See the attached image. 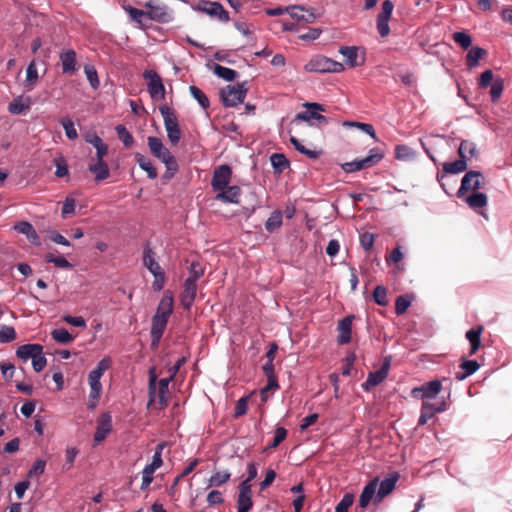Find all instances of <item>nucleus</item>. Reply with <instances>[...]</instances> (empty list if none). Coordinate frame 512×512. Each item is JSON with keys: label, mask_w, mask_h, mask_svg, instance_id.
<instances>
[{"label": "nucleus", "mask_w": 512, "mask_h": 512, "mask_svg": "<svg viewBox=\"0 0 512 512\" xmlns=\"http://www.w3.org/2000/svg\"><path fill=\"white\" fill-rule=\"evenodd\" d=\"M160 113L163 116L164 126L167 131V137L172 145H177L181 139V131L178 124L177 117L172 108L167 105L159 107Z\"/></svg>", "instance_id": "nucleus-7"}, {"label": "nucleus", "mask_w": 512, "mask_h": 512, "mask_svg": "<svg viewBox=\"0 0 512 512\" xmlns=\"http://www.w3.org/2000/svg\"><path fill=\"white\" fill-rule=\"evenodd\" d=\"M240 193H241V189L239 186L227 185V187L225 189L219 191V193L216 196V199L221 200L223 202H228V203H238Z\"/></svg>", "instance_id": "nucleus-28"}, {"label": "nucleus", "mask_w": 512, "mask_h": 512, "mask_svg": "<svg viewBox=\"0 0 512 512\" xmlns=\"http://www.w3.org/2000/svg\"><path fill=\"white\" fill-rule=\"evenodd\" d=\"M354 502V495L346 493L335 507V512H348Z\"/></svg>", "instance_id": "nucleus-56"}, {"label": "nucleus", "mask_w": 512, "mask_h": 512, "mask_svg": "<svg viewBox=\"0 0 512 512\" xmlns=\"http://www.w3.org/2000/svg\"><path fill=\"white\" fill-rule=\"evenodd\" d=\"M51 335L54 340L62 344H68L74 340V336L64 328L53 330Z\"/></svg>", "instance_id": "nucleus-49"}, {"label": "nucleus", "mask_w": 512, "mask_h": 512, "mask_svg": "<svg viewBox=\"0 0 512 512\" xmlns=\"http://www.w3.org/2000/svg\"><path fill=\"white\" fill-rule=\"evenodd\" d=\"M278 381L276 375L267 376V385L261 390L262 401L267 400V392L278 389Z\"/></svg>", "instance_id": "nucleus-61"}, {"label": "nucleus", "mask_w": 512, "mask_h": 512, "mask_svg": "<svg viewBox=\"0 0 512 512\" xmlns=\"http://www.w3.org/2000/svg\"><path fill=\"white\" fill-rule=\"evenodd\" d=\"M270 161L273 168L280 173L289 167V161L284 154L274 153L271 155Z\"/></svg>", "instance_id": "nucleus-44"}, {"label": "nucleus", "mask_w": 512, "mask_h": 512, "mask_svg": "<svg viewBox=\"0 0 512 512\" xmlns=\"http://www.w3.org/2000/svg\"><path fill=\"white\" fill-rule=\"evenodd\" d=\"M305 70L316 73H340L344 65L323 55L314 56L306 65Z\"/></svg>", "instance_id": "nucleus-6"}, {"label": "nucleus", "mask_w": 512, "mask_h": 512, "mask_svg": "<svg viewBox=\"0 0 512 512\" xmlns=\"http://www.w3.org/2000/svg\"><path fill=\"white\" fill-rule=\"evenodd\" d=\"M17 338V333L12 326L0 325V343H10Z\"/></svg>", "instance_id": "nucleus-48"}, {"label": "nucleus", "mask_w": 512, "mask_h": 512, "mask_svg": "<svg viewBox=\"0 0 512 512\" xmlns=\"http://www.w3.org/2000/svg\"><path fill=\"white\" fill-rule=\"evenodd\" d=\"M231 473L228 471H217L209 479V486L219 487L229 481Z\"/></svg>", "instance_id": "nucleus-46"}, {"label": "nucleus", "mask_w": 512, "mask_h": 512, "mask_svg": "<svg viewBox=\"0 0 512 512\" xmlns=\"http://www.w3.org/2000/svg\"><path fill=\"white\" fill-rule=\"evenodd\" d=\"M88 170L94 175V179L97 183L110 176L109 166L104 160L92 159L88 165Z\"/></svg>", "instance_id": "nucleus-20"}, {"label": "nucleus", "mask_w": 512, "mask_h": 512, "mask_svg": "<svg viewBox=\"0 0 512 512\" xmlns=\"http://www.w3.org/2000/svg\"><path fill=\"white\" fill-rule=\"evenodd\" d=\"M464 372H457L455 377L457 380H464L466 377L474 374L480 367L477 361L475 360H466L460 366Z\"/></svg>", "instance_id": "nucleus-41"}, {"label": "nucleus", "mask_w": 512, "mask_h": 512, "mask_svg": "<svg viewBox=\"0 0 512 512\" xmlns=\"http://www.w3.org/2000/svg\"><path fill=\"white\" fill-rule=\"evenodd\" d=\"M112 366V359L104 357L98 362L96 368L91 370L88 375V384L90 386L88 408L94 409L102 393V384L100 382L103 374Z\"/></svg>", "instance_id": "nucleus-2"}, {"label": "nucleus", "mask_w": 512, "mask_h": 512, "mask_svg": "<svg viewBox=\"0 0 512 512\" xmlns=\"http://www.w3.org/2000/svg\"><path fill=\"white\" fill-rule=\"evenodd\" d=\"M337 332L338 344H348L352 338V322H338Z\"/></svg>", "instance_id": "nucleus-31"}, {"label": "nucleus", "mask_w": 512, "mask_h": 512, "mask_svg": "<svg viewBox=\"0 0 512 512\" xmlns=\"http://www.w3.org/2000/svg\"><path fill=\"white\" fill-rule=\"evenodd\" d=\"M173 311V297L165 292L162 299L159 302L157 311L153 316L152 320H167Z\"/></svg>", "instance_id": "nucleus-21"}, {"label": "nucleus", "mask_w": 512, "mask_h": 512, "mask_svg": "<svg viewBox=\"0 0 512 512\" xmlns=\"http://www.w3.org/2000/svg\"><path fill=\"white\" fill-rule=\"evenodd\" d=\"M147 9V18L159 23H168L173 17L168 7L163 4H159L157 0H149L144 4Z\"/></svg>", "instance_id": "nucleus-10"}, {"label": "nucleus", "mask_w": 512, "mask_h": 512, "mask_svg": "<svg viewBox=\"0 0 512 512\" xmlns=\"http://www.w3.org/2000/svg\"><path fill=\"white\" fill-rule=\"evenodd\" d=\"M143 77L147 80V87L150 97L153 100L165 98V87L160 75L155 70H145Z\"/></svg>", "instance_id": "nucleus-11"}, {"label": "nucleus", "mask_w": 512, "mask_h": 512, "mask_svg": "<svg viewBox=\"0 0 512 512\" xmlns=\"http://www.w3.org/2000/svg\"><path fill=\"white\" fill-rule=\"evenodd\" d=\"M483 326L479 325L466 332V338L470 343L469 355H474L481 346V334L483 332Z\"/></svg>", "instance_id": "nucleus-26"}, {"label": "nucleus", "mask_w": 512, "mask_h": 512, "mask_svg": "<svg viewBox=\"0 0 512 512\" xmlns=\"http://www.w3.org/2000/svg\"><path fill=\"white\" fill-rule=\"evenodd\" d=\"M481 179H484V176L480 171H468L461 180V185L456 193V196L458 198H462L467 192H475L482 188Z\"/></svg>", "instance_id": "nucleus-12"}, {"label": "nucleus", "mask_w": 512, "mask_h": 512, "mask_svg": "<svg viewBox=\"0 0 512 512\" xmlns=\"http://www.w3.org/2000/svg\"><path fill=\"white\" fill-rule=\"evenodd\" d=\"M143 265L153 275L157 274L158 272H163V269L161 268L159 263L155 260L154 252L148 243L145 245L144 251H143Z\"/></svg>", "instance_id": "nucleus-25"}, {"label": "nucleus", "mask_w": 512, "mask_h": 512, "mask_svg": "<svg viewBox=\"0 0 512 512\" xmlns=\"http://www.w3.org/2000/svg\"><path fill=\"white\" fill-rule=\"evenodd\" d=\"M384 158V152L378 148H372L369 151V155L362 159H355L351 162H346L341 165V168L346 173H352L356 171H360L363 169H367L375 166Z\"/></svg>", "instance_id": "nucleus-5"}, {"label": "nucleus", "mask_w": 512, "mask_h": 512, "mask_svg": "<svg viewBox=\"0 0 512 512\" xmlns=\"http://www.w3.org/2000/svg\"><path fill=\"white\" fill-rule=\"evenodd\" d=\"M147 143L151 154L163 163L175 158L160 138L150 136Z\"/></svg>", "instance_id": "nucleus-17"}, {"label": "nucleus", "mask_w": 512, "mask_h": 512, "mask_svg": "<svg viewBox=\"0 0 512 512\" xmlns=\"http://www.w3.org/2000/svg\"><path fill=\"white\" fill-rule=\"evenodd\" d=\"M60 123H61L62 127L64 128L65 134L68 139L74 140L78 137L77 130L74 126L73 121L70 118H62L60 120Z\"/></svg>", "instance_id": "nucleus-53"}, {"label": "nucleus", "mask_w": 512, "mask_h": 512, "mask_svg": "<svg viewBox=\"0 0 512 512\" xmlns=\"http://www.w3.org/2000/svg\"><path fill=\"white\" fill-rule=\"evenodd\" d=\"M246 82L227 85L220 90V97L225 107H234L244 102L247 94Z\"/></svg>", "instance_id": "nucleus-8"}, {"label": "nucleus", "mask_w": 512, "mask_h": 512, "mask_svg": "<svg viewBox=\"0 0 512 512\" xmlns=\"http://www.w3.org/2000/svg\"><path fill=\"white\" fill-rule=\"evenodd\" d=\"M14 229L24 234L31 244L36 246L41 245L40 237L31 223L27 221L18 222L15 224Z\"/></svg>", "instance_id": "nucleus-22"}, {"label": "nucleus", "mask_w": 512, "mask_h": 512, "mask_svg": "<svg viewBox=\"0 0 512 512\" xmlns=\"http://www.w3.org/2000/svg\"><path fill=\"white\" fill-rule=\"evenodd\" d=\"M115 131L117 133L119 140L123 143V145L126 148L132 147V145L134 144V138L124 125H117L115 127Z\"/></svg>", "instance_id": "nucleus-43"}, {"label": "nucleus", "mask_w": 512, "mask_h": 512, "mask_svg": "<svg viewBox=\"0 0 512 512\" xmlns=\"http://www.w3.org/2000/svg\"><path fill=\"white\" fill-rule=\"evenodd\" d=\"M339 53L345 57L346 64L354 68L364 63V59L358 62V47L356 46H342L339 49Z\"/></svg>", "instance_id": "nucleus-29"}, {"label": "nucleus", "mask_w": 512, "mask_h": 512, "mask_svg": "<svg viewBox=\"0 0 512 512\" xmlns=\"http://www.w3.org/2000/svg\"><path fill=\"white\" fill-rule=\"evenodd\" d=\"M214 73L218 77H220L226 81H233L237 76V72L235 70L218 65V64H216L214 67Z\"/></svg>", "instance_id": "nucleus-50"}, {"label": "nucleus", "mask_w": 512, "mask_h": 512, "mask_svg": "<svg viewBox=\"0 0 512 512\" xmlns=\"http://www.w3.org/2000/svg\"><path fill=\"white\" fill-rule=\"evenodd\" d=\"M442 389L441 382L439 380L429 381L420 387H415L411 391L413 398L417 399H429L434 398Z\"/></svg>", "instance_id": "nucleus-16"}, {"label": "nucleus", "mask_w": 512, "mask_h": 512, "mask_svg": "<svg viewBox=\"0 0 512 512\" xmlns=\"http://www.w3.org/2000/svg\"><path fill=\"white\" fill-rule=\"evenodd\" d=\"M285 11L296 21L297 24H311L320 17V13H317L315 9H307L302 5H293L285 9Z\"/></svg>", "instance_id": "nucleus-13"}, {"label": "nucleus", "mask_w": 512, "mask_h": 512, "mask_svg": "<svg viewBox=\"0 0 512 512\" xmlns=\"http://www.w3.org/2000/svg\"><path fill=\"white\" fill-rule=\"evenodd\" d=\"M237 497V512H248L253 507L251 484L240 483Z\"/></svg>", "instance_id": "nucleus-18"}, {"label": "nucleus", "mask_w": 512, "mask_h": 512, "mask_svg": "<svg viewBox=\"0 0 512 512\" xmlns=\"http://www.w3.org/2000/svg\"><path fill=\"white\" fill-rule=\"evenodd\" d=\"M298 120L306 121V122H310L311 120H317L319 122V124H321V125H325L329 122L328 118L325 117L324 115H322L316 111L309 110V109L298 113L295 116V121H298Z\"/></svg>", "instance_id": "nucleus-35"}, {"label": "nucleus", "mask_w": 512, "mask_h": 512, "mask_svg": "<svg viewBox=\"0 0 512 512\" xmlns=\"http://www.w3.org/2000/svg\"><path fill=\"white\" fill-rule=\"evenodd\" d=\"M283 213L280 210H275L271 213L265 222V229L272 233L282 225Z\"/></svg>", "instance_id": "nucleus-42"}, {"label": "nucleus", "mask_w": 512, "mask_h": 512, "mask_svg": "<svg viewBox=\"0 0 512 512\" xmlns=\"http://www.w3.org/2000/svg\"><path fill=\"white\" fill-rule=\"evenodd\" d=\"M112 430V418L109 413L100 415L97 421V428L94 434V441L100 443L108 436Z\"/></svg>", "instance_id": "nucleus-19"}, {"label": "nucleus", "mask_w": 512, "mask_h": 512, "mask_svg": "<svg viewBox=\"0 0 512 512\" xmlns=\"http://www.w3.org/2000/svg\"><path fill=\"white\" fill-rule=\"evenodd\" d=\"M123 9L129 14L130 18L139 25L142 24V18L147 17V11H143L130 5H123Z\"/></svg>", "instance_id": "nucleus-52"}, {"label": "nucleus", "mask_w": 512, "mask_h": 512, "mask_svg": "<svg viewBox=\"0 0 512 512\" xmlns=\"http://www.w3.org/2000/svg\"><path fill=\"white\" fill-rule=\"evenodd\" d=\"M394 9V4L391 0H385L382 3L381 11L377 15L376 24L377 30L381 37H387L390 33L389 20Z\"/></svg>", "instance_id": "nucleus-14"}, {"label": "nucleus", "mask_w": 512, "mask_h": 512, "mask_svg": "<svg viewBox=\"0 0 512 512\" xmlns=\"http://www.w3.org/2000/svg\"><path fill=\"white\" fill-rule=\"evenodd\" d=\"M414 299H415V295L412 293L398 296L395 301L396 315L402 316L407 311V309L410 307V305Z\"/></svg>", "instance_id": "nucleus-33"}, {"label": "nucleus", "mask_w": 512, "mask_h": 512, "mask_svg": "<svg viewBox=\"0 0 512 512\" xmlns=\"http://www.w3.org/2000/svg\"><path fill=\"white\" fill-rule=\"evenodd\" d=\"M467 169L466 160H455L453 162H446L443 164V174L437 175L438 181H441L446 174H457Z\"/></svg>", "instance_id": "nucleus-30"}, {"label": "nucleus", "mask_w": 512, "mask_h": 512, "mask_svg": "<svg viewBox=\"0 0 512 512\" xmlns=\"http://www.w3.org/2000/svg\"><path fill=\"white\" fill-rule=\"evenodd\" d=\"M445 410L444 403L440 406H435L434 404L424 401L421 407V414L418 420V425H424L427 423L429 419H431L436 413L442 412Z\"/></svg>", "instance_id": "nucleus-24"}, {"label": "nucleus", "mask_w": 512, "mask_h": 512, "mask_svg": "<svg viewBox=\"0 0 512 512\" xmlns=\"http://www.w3.org/2000/svg\"><path fill=\"white\" fill-rule=\"evenodd\" d=\"M166 323L167 322H153L151 328V348L153 350H156L159 346L160 339L166 329Z\"/></svg>", "instance_id": "nucleus-39"}, {"label": "nucleus", "mask_w": 512, "mask_h": 512, "mask_svg": "<svg viewBox=\"0 0 512 512\" xmlns=\"http://www.w3.org/2000/svg\"><path fill=\"white\" fill-rule=\"evenodd\" d=\"M30 98L19 96L8 105V111L14 115H20L30 108Z\"/></svg>", "instance_id": "nucleus-32"}, {"label": "nucleus", "mask_w": 512, "mask_h": 512, "mask_svg": "<svg viewBox=\"0 0 512 512\" xmlns=\"http://www.w3.org/2000/svg\"><path fill=\"white\" fill-rule=\"evenodd\" d=\"M373 298L378 305L385 306L388 303L387 289L383 286H376L373 291Z\"/></svg>", "instance_id": "nucleus-59"}, {"label": "nucleus", "mask_w": 512, "mask_h": 512, "mask_svg": "<svg viewBox=\"0 0 512 512\" xmlns=\"http://www.w3.org/2000/svg\"><path fill=\"white\" fill-rule=\"evenodd\" d=\"M487 55L485 49L475 46L470 49V51L466 55V65L469 68L476 67L479 63V60Z\"/></svg>", "instance_id": "nucleus-37"}, {"label": "nucleus", "mask_w": 512, "mask_h": 512, "mask_svg": "<svg viewBox=\"0 0 512 512\" xmlns=\"http://www.w3.org/2000/svg\"><path fill=\"white\" fill-rule=\"evenodd\" d=\"M203 275H204V268L202 267V265L197 261H193L190 264L189 277L186 280L196 283L197 280L199 278H201Z\"/></svg>", "instance_id": "nucleus-51"}, {"label": "nucleus", "mask_w": 512, "mask_h": 512, "mask_svg": "<svg viewBox=\"0 0 512 512\" xmlns=\"http://www.w3.org/2000/svg\"><path fill=\"white\" fill-rule=\"evenodd\" d=\"M54 163L56 166L55 176L56 177H64L69 174L68 166L63 157H58L54 159Z\"/></svg>", "instance_id": "nucleus-63"}, {"label": "nucleus", "mask_w": 512, "mask_h": 512, "mask_svg": "<svg viewBox=\"0 0 512 512\" xmlns=\"http://www.w3.org/2000/svg\"><path fill=\"white\" fill-rule=\"evenodd\" d=\"M189 91H190V94L192 95V97L199 103V105L203 109H207L209 107V105H210L209 99L200 88L192 85L189 87Z\"/></svg>", "instance_id": "nucleus-45"}, {"label": "nucleus", "mask_w": 512, "mask_h": 512, "mask_svg": "<svg viewBox=\"0 0 512 512\" xmlns=\"http://www.w3.org/2000/svg\"><path fill=\"white\" fill-rule=\"evenodd\" d=\"M157 469H158L157 467H155L151 464H148L144 467V469L142 471V483H141V487H140L141 490H145L150 486V484L153 481V474Z\"/></svg>", "instance_id": "nucleus-47"}, {"label": "nucleus", "mask_w": 512, "mask_h": 512, "mask_svg": "<svg viewBox=\"0 0 512 512\" xmlns=\"http://www.w3.org/2000/svg\"><path fill=\"white\" fill-rule=\"evenodd\" d=\"M60 61L62 65V71L65 74L73 73L76 70V52L72 49L63 51L60 54Z\"/></svg>", "instance_id": "nucleus-27"}, {"label": "nucleus", "mask_w": 512, "mask_h": 512, "mask_svg": "<svg viewBox=\"0 0 512 512\" xmlns=\"http://www.w3.org/2000/svg\"><path fill=\"white\" fill-rule=\"evenodd\" d=\"M343 125L348 127H357L367 133L369 136L376 138L374 127L371 124L355 121H345Z\"/></svg>", "instance_id": "nucleus-55"}, {"label": "nucleus", "mask_w": 512, "mask_h": 512, "mask_svg": "<svg viewBox=\"0 0 512 512\" xmlns=\"http://www.w3.org/2000/svg\"><path fill=\"white\" fill-rule=\"evenodd\" d=\"M465 201L471 209L477 210V209L483 208L487 205L488 198H487L486 194H484L482 192L475 191L473 194L468 196L465 199Z\"/></svg>", "instance_id": "nucleus-36"}, {"label": "nucleus", "mask_w": 512, "mask_h": 512, "mask_svg": "<svg viewBox=\"0 0 512 512\" xmlns=\"http://www.w3.org/2000/svg\"><path fill=\"white\" fill-rule=\"evenodd\" d=\"M173 376L162 378L157 383V376L155 367L149 370V397L150 401H155L158 398L159 403L164 406L167 403L166 395L168 393V386Z\"/></svg>", "instance_id": "nucleus-4"}, {"label": "nucleus", "mask_w": 512, "mask_h": 512, "mask_svg": "<svg viewBox=\"0 0 512 512\" xmlns=\"http://www.w3.org/2000/svg\"><path fill=\"white\" fill-rule=\"evenodd\" d=\"M417 153L408 145L400 144L395 147V158L401 161H412Z\"/></svg>", "instance_id": "nucleus-40"}, {"label": "nucleus", "mask_w": 512, "mask_h": 512, "mask_svg": "<svg viewBox=\"0 0 512 512\" xmlns=\"http://www.w3.org/2000/svg\"><path fill=\"white\" fill-rule=\"evenodd\" d=\"M22 361L31 359L35 372H41L47 365V359L43 352V346L38 343L24 344L19 346L15 352Z\"/></svg>", "instance_id": "nucleus-3"}, {"label": "nucleus", "mask_w": 512, "mask_h": 512, "mask_svg": "<svg viewBox=\"0 0 512 512\" xmlns=\"http://www.w3.org/2000/svg\"><path fill=\"white\" fill-rule=\"evenodd\" d=\"M134 157L140 168L147 173V176L150 179L157 178V170L148 158H146L141 153H135Z\"/></svg>", "instance_id": "nucleus-34"}, {"label": "nucleus", "mask_w": 512, "mask_h": 512, "mask_svg": "<svg viewBox=\"0 0 512 512\" xmlns=\"http://www.w3.org/2000/svg\"><path fill=\"white\" fill-rule=\"evenodd\" d=\"M26 83L27 86H33L38 80V71L35 61H31L27 67Z\"/></svg>", "instance_id": "nucleus-60"}, {"label": "nucleus", "mask_w": 512, "mask_h": 512, "mask_svg": "<svg viewBox=\"0 0 512 512\" xmlns=\"http://www.w3.org/2000/svg\"><path fill=\"white\" fill-rule=\"evenodd\" d=\"M453 40L463 49H468L471 46L472 39L469 34L463 31L453 33Z\"/></svg>", "instance_id": "nucleus-54"}, {"label": "nucleus", "mask_w": 512, "mask_h": 512, "mask_svg": "<svg viewBox=\"0 0 512 512\" xmlns=\"http://www.w3.org/2000/svg\"><path fill=\"white\" fill-rule=\"evenodd\" d=\"M46 462L42 459H37L28 472V477H38L45 472Z\"/></svg>", "instance_id": "nucleus-64"}, {"label": "nucleus", "mask_w": 512, "mask_h": 512, "mask_svg": "<svg viewBox=\"0 0 512 512\" xmlns=\"http://www.w3.org/2000/svg\"><path fill=\"white\" fill-rule=\"evenodd\" d=\"M45 261L47 263H53L58 268H72L73 265L68 262L64 257H56L53 254H47L45 256Z\"/></svg>", "instance_id": "nucleus-58"}, {"label": "nucleus", "mask_w": 512, "mask_h": 512, "mask_svg": "<svg viewBox=\"0 0 512 512\" xmlns=\"http://www.w3.org/2000/svg\"><path fill=\"white\" fill-rule=\"evenodd\" d=\"M197 292V285L192 281L185 280L183 291L180 295L181 304L185 309H189L193 304Z\"/></svg>", "instance_id": "nucleus-23"}, {"label": "nucleus", "mask_w": 512, "mask_h": 512, "mask_svg": "<svg viewBox=\"0 0 512 512\" xmlns=\"http://www.w3.org/2000/svg\"><path fill=\"white\" fill-rule=\"evenodd\" d=\"M84 72L87 76V80L89 81L92 88L96 89L99 87L100 82L98 79L97 71L94 66L92 65H86L84 67Z\"/></svg>", "instance_id": "nucleus-57"}, {"label": "nucleus", "mask_w": 512, "mask_h": 512, "mask_svg": "<svg viewBox=\"0 0 512 512\" xmlns=\"http://www.w3.org/2000/svg\"><path fill=\"white\" fill-rule=\"evenodd\" d=\"M387 377V367H382L378 371L370 372L364 383L366 389L374 387L383 382Z\"/></svg>", "instance_id": "nucleus-38"}, {"label": "nucleus", "mask_w": 512, "mask_h": 512, "mask_svg": "<svg viewBox=\"0 0 512 512\" xmlns=\"http://www.w3.org/2000/svg\"><path fill=\"white\" fill-rule=\"evenodd\" d=\"M399 479L397 473L390 474L383 481L379 483V478L376 477L366 484L359 497V507L364 509L373 500L375 504L380 503L387 495H389L395 488Z\"/></svg>", "instance_id": "nucleus-1"}, {"label": "nucleus", "mask_w": 512, "mask_h": 512, "mask_svg": "<svg viewBox=\"0 0 512 512\" xmlns=\"http://www.w3.org/2000/svg\"><path fill=\"white\" fill-rule=\"evenodd\" d=\"M504 85L502 79L495 80L490 89V95L492 102H497L503 92Z\"/></svg>", "instance_id": "nucleus-62"}, {"label": "nucleus", "mask_w": 512, "mask_h": 512, "mask_svg": "<svg viewBox=\"0 0 512 512\" xmlns=\"http://www.w3.org/2000/svg\"><path fill=\"white\" fill-rule=\"evenodd\" d=\"M232 176V169L229 165L223 164L215 168L211 180L214 191H220L227 187Z\"/></svg>", "instance_id": "nucleus-15"}, {"label": "nucleus", "mask_w": 512, "mask_h": 512, "mask_svg": "<svg viewBox=\"0 0 512 512\" xmlns=\"http://www.w3.org/2000/svg\"><path fill=\"white\" fill-rule=\"evenodd\" d=\"M193 9L209 15L211 18H216L222 22L229 21V13L218 2L210 0H199Z\"/></svg>", "instance_id": "nucleus-9"}]
</instances>
